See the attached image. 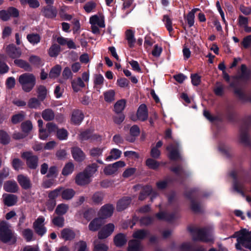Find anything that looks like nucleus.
Wrapping results in <instances>:
<instances>
[{
	"mask_svg": "<svg viewBox=\"0 0 251 251\" xmlns=\"http://www.w3.org/2000/svg\"><path fill=\"white\" fill-rule=\"evenodd\" d=\"M194 241H200L203 242H214V238L211 231L208 228L191 227L189 228Z\"/></svg>",
	"mask_w": 251,
	"mask_h": 251,
	"instance_id": "nucleus-1",
	"label": "nucleus"
},
{
	"mask_svg": "<svg viewBox=\"0 0 251 251\" xmlns=\"http://www.w3.org/2000/svg\"><path fill=\"white\" fill-rule=\"evenodd\" d=\"M10 227L9 225L5 222L0 223V239L4 243L13 245L16 243L17 239L14 232Z\"/></svg>",
	"mask_w": 251,
	"mask_h": 251,
	"instance_id": "nucleus-2",
	"label": "nucleus"
},
{
	"mask_svg": "<svg viewBox=\"0 0 251 251\" xmlns=\"http://www.w3.org/2000/svg\"><path fill=\"white\" fill-rule=\"evenodd\" d=\"M237 237V243L236 248L241 250L242 246L246 248L251 249V231L249 232L246 229H242L235 233Z\"/></svg>",
	"mask_w": 251,
	"mask_h": 251,
	"instance_id": "nucleus-3",
	"label": "nucleus"
},
{
	"mask_svg": "<svg viewBox=\"0 0 251 251\" xmlns=\"http://www.w3.org/2000/svg\"><path fill=\"white\" fill-rule=\"evenodd\" d=\"M19 82L25 92H29L35 85L36 78L32 74L25 73L19 76Z\"/></svg>",
	"mask_w": 251,
	"mask_h": 251,
	"instance_id": "nucleus-4",
	"label": "nucleus"
},
{
	"mask_svg": "<svg viewBox=\"0 0 251 251\" xmlns=\"http://www.w3.org/2000/svg\"><path fill=\"white\" fill-rule=\"evenodd\" d=\"M21 157L25 160L26 165L28 168L35 170L38 166L39 158L34 155L32 151H25L21 154Z\"/></svg>",
	"mask_w": 251,
	"mask_h": 251,
	"instance_id": "nucleus-5",
	"label": "nucleus"
},
{
	"mask_svg": "<svg viewBox=\"0 0 251 251\" xmlns=\"http://www.w3.org/2000/svg\"><path fill=\"white\" fill-rule=\"evenodd\" d=\"M197 192V190L196 189H191L186 192L185 196L191 200V208L192 211L195 213H200L201 212V204L193 200L196 197Z\"/></svg>",
	"mask_w": 251,
	"mask_h": 251,
	"instance_id": "nucleus-6",
	"label": "nucleus"
},
{
	"mask_svg": "<svg viewBox=\"0 0 251 251\" xmlns=\"http://www.w3.org/2000/svg\"><path fill=\"white\" fill-rule=\"evenodd\" d=\"M19 16V10L14 7H9L6 10H0V19L7 21L10 17L17 18Z\"/></svg>",
	"mask_w": 251,
	"mask_h": 251,
	"instance_id": "nucleus-7",
	"label": "nucleus"
},
{
	"mask_svg": "<svg viewBox=\"0 0 251 251\" xmlns=\"http://www.w3.org/2000/svg\"><path fill=\"white\" fill-rule=\"evenodd\" d=\"M251 122V115L247 116L244 120V125L240 128V140L241 142L245 144L248 145L250 142V136L245 129V126L249 125Z\"/></svg>",
	"mask_w": 251,
	"mask_h": 251,
	"instance_id": "nucleus-8",
	"label": "nucleus"
},
{
	"mask_svg": "<svg viewBox=\"0 0 251 251\" xmlns=\"http://www.w3.org/2000/svg\"><path fill=\"white\" fill-rule=\"evenodd\" d=\"M179 145L177 143L171 144L166 147V150L169 151V158L171 160H177L180 159V155L178 150Z\"/></svg>",
	"mask_w": 251,
	"mask_h": 251,
	"instance_id": "nucleus-9",
	"label": "nucleus"
},
{
	"mask_svg": "<svg viewBox=\"0 0 251 251\" xmlns=\"http://www.w3.org/2000/svg\"><path fill=\"white\" fill-rule=\"evenodd\" d=\"M115 226L113 224L109 223L104 226L99 231L98 237L99 239H104L110 236L114 231Z\"/></svg>",
	"mask_w": 251,
	"mask_h": 251,
	"instance_id": "nucleus-10",
	"label": "nucleus"
},
{
	"mask_svg": "<svg viewBox=\"0 0 251 251\" xmlns=\"http://www.w3.org/2000/svg\"><path fill=\"white\" fill-rule=\"evenodd\" d=\"M41 12L45 17L53 19L57 15V10L53 5L50 4L42 7Z\"/></svg>",
	"mask_w": 251,
	"mask_h": 251,
	"instance_id": "nucleus-11",
	"label": "nucleus"
},
{
	"mask_svg": "<svg viewBox=\"0 0 251 251\" xmlns=\"http://www.w3.org/2000/svg\"><path fill=\"white\" fill-rule=\"evenodd\" d=\"M126 164L124 161H119L106 166L103 170V172L106 175H112L117 172L118 168L123 167Z\"/></svg>",
	"mask_w": 251,
	"mask_h": 251,
	"instance_id": "nucleus-12",
	"label": "nucleus"
},
{
	"mask_svg": "<svg viewBox=\"0 0 251 251\" xmlns=\"http://www.w3.org/2000/svg\"><path fill=\"white\" fill-rule=\"evenodd\" d=\"M114 207L112 204H107L102 206L99 212V217L103 220L111 217L113 213Z\"/></svg>",
	"mask_w": 251,
	"mask_h": 251,
	"instance_id": "nucleus-13",
	"label": "nucleus"
},
{
	"mask_svg": "<svg viewBox=\"0 0 251 251\" xmlns=\"http://www.w3.org/2000/svg\"><path fill=\"white\" fill-rule=\"evenodd\" d=\"M43 217H39L33 223V228L36 233L40 236H43L46 231V227L44 226Z\"/></svg>",
	"mask_w": 251,
	"mask_h": 251,
	"instance_id": "nucleus-14",
	"label": "nucleus"
},
{
	"mask_svg": "<svg viewBox=\"0 0 251 251\" xmlns=\"http://www.w3.org/2000/svg\"><path fill=\"white\" fill-rule=\"evenodd\" d=\"M91 177L83 171L78 174L75 178V183L80 186H83L89 184L91 182Z\"/></svg>",
	"mask_w": 251,
	"mask_h": 251,
	"instance_id": "nucleus-15",
	"label": "nucleus"
},
{
	"mask_svg": "<svg viewBox=\"0 0 251 251\" xmlns=\"http://www.w3.org/2000/svg\"><path fill=\"white\" fill-rule=\"evenodd\" d=\"M7 54L12 58H16L20 57L22 52L19 48H16L14 44H10L5 48Z\"/></svg>",
	"mask_w": 251,
	"mask_h": 251,
	"instance_id": "nucleus-16",
	"label": "nucleus"
},
{
	"mask_svg": "<svg viewBox=\"0 0 251 251\" xmlns=\"http://www.w3.org/2000/svg\"><path fill=\"white\" fill-rule=\"evenodd\" d=\"M17 181L24 189H29L32 187V184L29 177L23 175H19L17 176Z\"/></svg>",
	"mask_w": 251,
	"mask_h": 251,
	"instance_id": "nucleus-17",
	"label": "nucleus"
},
{
	"mask_svg": "<svg viewBox=\"0 0 251 251\" xmlns=\"http://www.w3.org/2000/svg\"><path fill=\"white\" fill-rule=\"evenodd\" d=\"M4 190L9 193H16L19 190V186L14 180H8L3 184Z\"/></svg>",
	"mask_w": 251,
	"mask_h": 251,
	"instance_id": "nucleus-18",
	"label": "nucleus"
},
{
	"mask_svg": "<svg viewBox=\"0 0 251 251\" xmlns=\"http://www.w3.org/2000/svg\"><path fill=\"white\" fill-rule=\"evenodd\" d=\"M104 224V221L100 217L94 219L88 226L89 229L92 231L98 230Z\"/></svg>",
	"mask_w": 251,
	"mask_h": 251,
	"instance_id": "nucleus-19",
	"label": "nucleus"
},
{
	"mask_svg": "<svg viewBox=\"0 0 251 251\" xmlns=\"http://www.w3.org/2000/svg\"><path fill=\"white\" fill-rule=\"evenodd\" d=\"M131 198L129 197H123L117 202L116 207L117 211H121L126 208L131 203Z\"/></svg>",
	"mask_w": 251,
	"mask_h": 251,
	"instance_id": "nucleus-20",
	"label": "nucleus"
},
{
	"mask_svg": "<svg viewBox=\"0 0 251 251\" xmlns=\"http://www.w3.org/2000/svg\"><path fill=\"white\" fill-rule=\"evenodd\" d=\"M138 119L142 121H146L148 117V109L145 104H141L137 112Z\"/></svg>",
	"mask_w": 251,
	"mask_h": 251,
	"instance_id": "nucleus-21",
	"label": "nucleus"
},
{
	"mask_svg": "<svg viewBox=\"0 0 251 251\" xmlns=\"http://www.w3.org/2000/svg\"><path fill=\"white\" fill-rule=\"evenodd\" d=\"M72 153L74 159L78 162L84 160L85 155L82 150L78 147H74L72 149Z\"/></svg>",
	"mask_w": 251,
	"mask_h": 251,
	"instance_id": "nucleus-22",
	"label": "nucleus"
},
{
	"mask_svg": "<svg viewBox=\"0 0 251 251\" xmlns=\"http://www.w3.org/2000/svg\"><path fill=\"white\" fill-rule=\"evenodd\" d=\"M84 118L82 112L78 109H75L72 113L71 121L75 125L79 124Z\"/></svg>",
	"mask_w": 251,
	"mask_h": 251,
	"instance_id": "nucleus-23",
	"label": "nucleus"
},
{
	"mask_svg": "<svg viewBox=\"0 0 251 251\" xmlns=\"http://www.w3.org/2000/svg\"><path fill=\"white\" fill-rule=\"evenodd\" d=\"M241 75L237 77L243 81H246L250 79L251 71L247 68L245 64H242L241 66Z\"/></svg>",
	"mask_w": 251,
	"mask_h": 251,
	"instance_id": "nucleus-24",
	"label": "nucleus"
},
{
	"mask_svg": "<svg viewBox=\"0 0 251 251\" xmlns=\"http://www.w3.org/2000/svg\"><path fill=\"white\" fill-rule=\"evenodd\" d=\"M156 217L159 220L171 221L175 219V215L173 213L160 212L155 214Z\"/></svg>",
	"mask_w": 251,
	"mask_h": 251,
	"instance_id": "nucleus-25",
	"label": "nucleus"
},
{
	"mask_svg": "<svg viewBox=\"0 0 251 251\" xmlns=\"http://www.w3.org/2000/svg\"><path fill=\"white\" fill-rule=\"evenodd\" d=\"M71 84L72 88L75 92H78L81 90V88H84L85 86L83 81L79 77L73 79Z\"/></svg>",
	"mask_w": 251,
	"mask_h": 251,
	"instance_id": "nucleus-26",
	"label": "nucleus"
},
{
	"mask_svg": "<svg viewBox=\"0 0 251 251\" xmlns=\"http://www.w3.org/2000/svg\"><path fill=\"white\" fill-rule=\"evenodd\" d=\"M142 249L140 241L133 239L128 242V251H141Z\"/></svg>",
	"mask_w": 251,
	"mask_h": 251,
	"instance_id": "nucleus-27",
	"label": "nucleus"
},
{
	"mask_svg": "<svg viewBox=\"0 0 251 251\" xmlns=\"http://www.w3.org/2000/svg\"><path fill=\"white\" fill-rule=\"evenodd\" d=\"M149 233L148 230L138 229L133 233L132 236L135 239L140 241L144 239Z\"/></svg>",
	"mask_w": 251,
	"mask_h": 251,
	"instance_id": "nucleus-28",
	"label": "nucleus"
},
{
	"mask_svg": "<svg viewBox=\"0 0 251 251\" xmlns=\"http://www.w3.org/2000/svg\"><path fill=\"white\" fill-rule=\"evenodd\" d=\"M75 191L71 188L65 189L61 187V197L63 200H70L75 195Z\"/></svg>",
	"mask_w": 251,
	"mask_h": 251,
	"instance_id": "nucleus-29",
	"label": "nucleus"
},
{
	"mask_svg": "<svg viewBox=\"0 0 251 251\" xmlns=\"http://www.w3.org/2000/svg\"><path fill=\"white\" fill-rule=\"evenodd\" d=\"M17 196L13 194H7L5 196L3 201L5 205L7 206H11L17 203Z\"/></svg>",
	"mask_w": 251,
	"mask_h": 251,
	"instance_id": "nucleus-30",
	"label": "nucleus"
},
{
	"mask_svg": "<svg viewBox=\"0 0 251 251\" xmlns=\"http://www.w3.org/2000/svg\"><path fill=\"white\" fill-rule=\"evenodd\" d=\"M127 240L125 235L123 233H119L114 238L115 245L118 247H121L126 244Z\"/></svg>",
	"mask_w": 251,
	"mask_h": 251,
	"instance_id": "nucleus-31",
	"label": "nucleus"
},
{
	"mask_svg": "<svg viewBox=\"0 0 251 251\" xmlns=\"http://www.w3.org/2000/svg\"><path fill=\"white\" fill-rule=\"evenodd\" d=\"M75 232L70 228H64L61 232V236L65 240H71L73 239L75 237Z\"/></svg>",
	"mask_w": 251,
	"mask_h": 251,
	"instance_id": "nucleus-32",
	"label": "nucleus"
},
{
	"mask_svg": "<svg viewBox=\"0 0 251 251\" xmlns=\"http://www.w3.org/2000/svg\"><path fill=\"white\" fill-rule=\"evenodd\" d=\"M37 97L41 101H43L47 95V89L44 85H39L36 87Z\"/></svg>",
	"mask_w": 251,
	"mask_h": 251,
	"instance_id": "nucleus-33",
	"label": "nucleus"
},
{
	"mask_svg": "<svg viewBox=\"0 0 251 251\" xmlns=\"http://www.w3.org/2000/svg\"><path fill=\"white\" fill-rule=\"evenodd\" d=\"M42 117L46 121H51L54 119L55 114L51 109L48 108L42 111Z\"/></svg>",
	"mask_w": 251,
	"mask_h": 251,
	"instance_id": "nucleus-34",
	"label": "nucleus"
},
{
	"mask_svg": "<svg viewBox=\"0 0 251 251\" xmlns=\"http://www.w3.org/2000/svg\"><path fill=\"white\" fill-rule=\"evenodd\" d=\"M126 38L128 44L130 48L134 47L136 40L134 38V32L131 29H127L126 31Z\"/></svg>",
	"mask_w": 251,
	"mask_h": 251,
	"instance_id": "nucleus-35",
	"label": "nucleus"
},
{
	"mask_svg": "<svg viewBox=\"0 0 251 251\" xmlns=\"http://www.w3.org/2000/svg\"><path fill=\"white\" fill-rule=\"evenodd\" d=\"M90 23L91 25H98L100 27H104L105 26L103 18H100L97 15L92 16L90 18Z\"/></svg>",
	"mask_w": 251,
	"mask_h": 251,
	"instance_id": "nucleus-36",
	"label": "nucleus"
},
{
	"mask_svg": "<svg viewBox=\"0 0 251 251\" xmlns=\"http://www.w3.org/2000/svg\"><path fill=\"white\" fill-rule=\"evenodd\" d=\"M152 192V188L151 186L146 185L143 187L139 196V200L144 201Z\"/></svg>",
	"mask_w": 251,
	"mask_h": 251,
	"instance_id": "nucleus-37",
	"label": "nucleus"
},
{
	"mask_svg": "<svg viewBox=\"0 0 251 251\" xmlns=\"http://www.w3.org/2000/svg\"><path fill=\"white\" fill-rule=\"evenodd\" d=\"M108 247L105 244L100 242L98 239L94 241L93 251H107Z\"/></svg>",
	"mask_w": 251,
	"mask_h": 251,
	"instance_id": "nucleus-38",
	"label": "nucleus"
},
{
	"mask_svg": "<svg viewBox=\"0 0 251 251\" xmlns=\"http://www.w3.org/2000/svg\"><path fill=\"white\" fill-rule=\"evenodd\" d=\"M14 63L18 67L24 69L26 71H31L32 68L29 64L22 59H15Z\"/></svg>",
	"mask_w": 251,
	"mask_h": 251,
	"instance_id": "nucleus-39",
	"label": "nucleus"
},
{
	"mask_svg": "<svg viewBox=\"0 0 251 251\" xmlns=\"http://www.w3.org/2000/svg\"><path fill=\"white\" fill-rule=\"evenodd\" d=\"M121 151L118 149H113L110 152V154L106 158L105 160L108 161L116 160L121 156Z\"/></svg>",
	"mask_w": 251,
	"mask_h": 251,
	"instance_id": "nucleus-40",
	"label": "nucleus"
},
{
	"mask_svg": "<svg viewBox=\"0 0 251 251\" xmlns=\"http://www.w3.org/2000/svg\"><path fill=\"white\" fill-rule=\"evenodd\" d=\"M98 167L96 163H94L87 166L84 171L91 177L97 171Z\"/></svg>",
	"mask_w": 251,
	"mask_h": 251,
	"instance_id": "nucleus-41",
	"label": "nucleus"
},
{
	"mask_svg": "<svg viewBox=\"0 0 251 251\" xmlns=\"http://www.w3.org/2000/svg\"><path fill=\"white\" fill-rule=\"evenodd\" d=\"M74 170V165L72 162L66 164L62 171V174L64 176H67L72 174Z\"/></svg>",
	"mask_w": 251,
	"mask_h": 251,
	"instance_id": "nucleus-42",
	"label": "nucleus"
},
{
	"mask_svg": "<svg viewBox=\"0 0 251 251\" xmlns=\"http://www.w3.org/2000/svg\"><path fill=\"white\" fill-rule=\"evenodd\" d=\"M230 175L234 179V181H233V189H234V190L235 191H236V192H237L238 193H241L242 195H243V192H242V191L241 190V185L238 182V180L237 179L236 173L234 172H233L230 174Z\"/></svg>",
	"mask_w": 251,
	"mask_h": 251,
	"instance_id": "nucleus-43",
	"label": "nucleus"
},
{
	"mask_svg": "<svg viewBox=\"0 0 251 251\" xmlns=\"http://www.w3.org/2000/svg\"><path fill=\"white\" fill-rule=\"evenodd\" d=\"M27 40L32 45L37 44L40 42V36L37 33L29 34L26 36Z\"/></svg>",
	"mask_w": 251,
	"mask_h": 251,
	"instance_id": "nucleus-44",
	"label": "nucleus"
},
{
	"mask_svg": "<svg viewBox=\"0 0 251 251\" xmlns=\"http://www.w3.org/2000/svg\"><path fill=\"white\" fill-rule=\"evenodd\" d=\"M60 51V47L56 44H53L49 50V54L50 57H56Z\"/></svg>",
	"mask_w": 251,
	"mask_h": 251,
	"instance_id": "nucleus-45",
	"label": "nucleus"
},
{
	"mask_svg": "<svg viewBox=\"0 0 251 251\" xmlns=\"http://www.w3.org/2000/svg\"><path fill=\"white\" fill-rule=\"evenodd\" d=\"M126 100H118L114 105V108L115 112L117 113H122L126 106Z\"/></svg>",
	"mask_w": 251,
	"mask_h": 251,
	"instance_id": "nucleus-46",
	"label": "nucleus"
},
{
	"mask_svg": "<svg viewBox=\"0 0 251 251\" xmlns=\"http://www.w3.org/2000/svg\"><path fill=\"white\" fill-rule=\"evenodd\" d=\"M68 209V204L61 203L57 205L55 212L58 215L62 216L66 213Z\"/></svg>",
	"mask_w": 251,
	"mask_h": 251,
	"instance_id": "nucleus-47",
	"label": "nucleus"
},
{
	"mask_svg": "<svg viewBox=\"0 0 251 251\" xmlns=\"http://www.w3.org/2000/svg\"><path fill=\"white\" fill-rule=\"evenodd\" d=\"M146 165L152 170H156L160 165V163L153 158H148L146 161Z\"/></svg>",
	"mask_w": 251,
	"mask_h": 251,
	"instance_id": "nucleus-48",
	"label": "nucleus"
},
{
	"mask_svg": "<svg viewBox=\"0 0 251 251\" xmlns=\"http://www.w3.org/2000/svg\"><path fill=\"white\" fill-rule=\"evenodd\" d=\"M61 70V67L60 65H57L55 66L51 69L49 73V77L51 78L57 77L60 75Z\"/></svg>",
	"mask_w": 251,
	"mask_h": 251,
	"instance_id": "nucleus-49",
	"label": "nucleus"
},
{
	"mask_svg": "<svg viewBox=\"0 0 251 251\" xmlns=\"http://www.w3.org/2000/svg\"><path fill=\"white\" fill-rule=\"evenodd\" d=\"M224 85L220 82H217L214 89V92L216 95L221 96L224 94Z\"/></svg>",
	"mask_w": 251,
	"mask_h": 251,
	"instance_id": "nucleus-50",
	"label": "nucleus"
},
{
	"mask_svg": "<svg viewBox=\"0 0 251 251\" xmlns=\"http://www.w3.org/2000/svg\"><path fill=\"white\" fill-rule=\"evenodd\" d=\"M154 218L150 216L142 217L140 220V224L141 226H148L153 223Z\"/></svg>",
	"mask_w": 251,
	"mask_h": 251,
	"instance_id": "nucleus-51",
	"label": "nucleus"
},
{
	"mask_svg": "<svg viewBox=\"0 0 251 251\" xmlns=\"http://www.w3.org/2000/svg\"><path fill=\"white\" fill-rule=\"evenodd\" d=\"M103 194L100 192H96L92 196L93 202L96 204H101L103 199Z\"/></svg>",
	"mask_w": 251,
	"mask_h": 251,
	"instance_id": "nucleus-52",
	"label": "nucleus"
},
{
	"mask_svg": "<svg viewBox=\"0 0 251 251\" xmlns=\"http://www.w3.org/2000/svg\"><path fill=\"white\" fill-rule=\"evenodd\" d=\"M53 225L59 227H62L64 225V218L60 215L54 217L52 220Z\"/></svg>",
	"mask_w": 251,
	"mask_h": 251,
	"instance_id": "nucleus-53",
	"label": "nucleus"
},
{
	"mask_svg": "<svg viewBox=\"0 0 251 251\" xmlns=\"http://www.w3.org/2000/svg\"><path fill=\"white\" fill-rule=\"evenodd\" d=\"M115 92L113 90H110L106 91L104 94V100L106 101L110 102L115 99Z\"/></svg>",
	"mask_w": 251,
	"mask_h": 251,
	"instance_id": "nucleus-54",
	"label": "nucleus"
},
{
	"mask_svg": "<svg viewBox=\"0 0 251 251\" xmlns=\"http://www.w3.org/2000/svg\"><path fill=\"white\" fill-rule=\"evenodd\" d=\"M40 100L38 98H31L28 100L27 105L30 108H36L41 104Z\"/></svg>",
	"mask_w": 251,
	"mask_h": 251,
	"instance_id": "nucleus-55",
	"label": "nucleus"
},
{
	"mask_svg": "<svg viewBox=\"0 0 251 251\" xmlns=\"http://www.w3.org/2000/svg\"><path fill=\"white\" fill-rule=\"evenodd\" d=\"M68 133L64 128L58 129L56 132L57 137L60 140H65L67 138Z\"/></svg>",
	"mask_w": 251,
	"mask_h": 251,
	"instance_id": "nucleus-56",
	"label": "nucleus"
},
{
	"mask_svg": "<svg viewBox=\"0 0 251 251\" xmlns=\"http://www.w3.org/2000/svg\"><path fill=\"white\" fill-rule=\"evenodd\" d=\"M25 114L24 112H21L14 115L12 117L11 122L13 124H17L24 120Z\"/></svg>",
	"mask_w": 251,
	"mask_h": 251,
	"instance_id": "nucleus-57",
	"label": "nucleus"
},
{
	"mask_svg": "<svg viewBox=\"0 0 251 251\" xmlns=\"http://www.w3.org/2000/svg\"><path fill=\"white\" fill-rule=\"evenodd\" d=\"M61 187H58L56 189L51 191L49 193L48 197L50 199L55 200L56 198L61 195Z\"/></svg>",
	"mask_w": 251,
	"mask_h": 251,
	"instance_id": "nucleus-58",
	"label": "nucleus"
},
{
	"mask_svg": "<svg viewBox=\"0 0 251 251\" xmlns=\"http://www.w3.org/2000/svg\"><path fill=\"white\" fill-rule=\"evenodd\" d=\"M21 128L23 132L28 133L32 129V125L30 121H26L21 124Z\"/></svg>",
	"mask_w": 251,
	"mask_h": 251,
	"instance_id": "nucleus-59",
	"label": "nucleus"
},
{
	"mask_svg": "<svg viewBox=\"0 0 251 251\" xmlns=\"http://www.w3.org/2000/svg\"><path fill=\"white\" fill-rule=\"evenodd\" d=\"M75 248L77 251H89L86 242L82 240L75 243Z\"/></svg>",
	"mask_w": 251,
	"mask_h": 251,
	"instance_id": "nucleus-60",
	"label": "nucleus"
},
{
	"mask_svg": "<svg viewBox=\"0 0 251 251\" xmlns=\"http://www.w3.org/2000/svg\"><path fill=\"white\" fill-rule=\"evenodd\" d=\"M103 148H93L90 150V154L93 157H98L102 154Z\"/></svg>",
	"mask_w": 251,
	"mask_h": 251,
	"instance_id": "nucleus-61",
	"label": "nucleus"
},
{
	"mask_svg": "<svg viewBox=\"0 0 251 251\" xmlns=\"http://www.w3.org/2000/svg\"><path fill=\"white\" fill-rule=\"evenodd\" d=\"M96 213V211L94 209L90 208L84 212L83 217L87 221H90L95 216Z\"/></svg>",
	"mask_w": 251,
	"mask_h": 251,
	"instance_id": "nucleus-62",
	"label": "nucleus"
},
{
	"mask_svg": "<svg viewBox=\"0 0 251 251\" xmlns=\"http://www.w3.org/2000/svg\"><path fill=\"white\" fill-rule=\"evenodd\" d=\"M29 61L33 65L39 66L42 64L41 59L38 56L32 55L29 58Z\"/></svg>",
	"mask_w": 251,
	"mask_h": 251,
	"instance_id": "nucleus-63",
	"label": "nucleus"
},
{
	"mask_svg": "<svg viewBox=\"0 0 251 251\" xmlns=\"http://www.w3.org/2000/svg\"><path fill=\"white\" fill-rule=\"evenodd\" d=\"M23 235L27 242L31 241L32 239L33 231L29 228H26L23 230Z\"/></svg>",
	"mask_w": 251,
	"mask_h": 251,
	"instance_id": "nucleus-64",
	"label": "nucleus"
}]
</instances>
